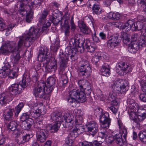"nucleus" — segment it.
Returning <instances> with one entry per match:
<instances>
[{
    "mask_svg": "<svg viewBox=\"0 0 146 146\" xmlns=\"http://www.w3.org/2000/svg\"><path fill=\"white\" fill-rule=\"evenodd\" d=\"M13 133L15 135H16L18 137L20 135L21 136V135L23 134V132L22 129L16 128V129L13 131Z\"/></svg>",
    "mask_w": 146,
    "mask_h": 146,
    "instance_id": "obj_52",
    "label": "nucleus"
},
{
    "mask_svg": "<svg viewBox=\"0 0 146 146\" xmlns=\"http://www.w3.org/2000/svg\"><path fill=\"white\" fill-rule=\"evenodd\" d=\"M6 25L2 21L0 20V31H3L6 29Z\"/></svg>",
    "mask_w": 146,
    "mask_h": 146,
    "instance_id": "obj_62",
    "label": "nucleus"
},
{
    "mask_svg": "<svg viewBox=\"0 0 146 146\" xmlns=\"http://www.w3.org/2000/svg\"><path fill=\"white\" fill-rule=\"evenodd\" d=\"M42 1L40 0H35L31 2L30 3V5H28V7L30 10L31 9H37L40 6Z\"/></svg>",
    "mask_w": 146,
    "mask_h": 146,
    "instance_id": "obj_23",
    "label": "nucleus"
},
{
    "mask_svg": "<svg viewBox=\"0 0 146 146\" xmlns=\"http://www.w3.org/2000/svg\"><path fill=\"white\" fill-rule=\"evenodd\" d=\"M86 127L88 131L93 136L98 131V125L94 121H90L86 125Z\"/></svg>",
    "mask_w": 146,
    "mask_h": 146,
    "instance_id": "obj_15",
    "label": "nucleus"
},
{
    "mask_svg": "<svg viewBox=\"0 0 146 146\" xmlns=\"http://www.w3.org/2000/svg\"><path fill=\"white\" fill-rule=\"evenodd\" d=\"M110 69L109 67L102 66L101 69V74L103 76L108 77L110 74Z\"/></svg>",
    "mask_w": 146,
    "mask_h": 146,
    "instance_id": "obj_31",
    "label": "nucleus"
},
{
    "mask_svg": "<svg viewBox=\"0 0 146 146\" xmlns=\"http://www.w3.org/2000/svg\"><path fill=\"white\" fill-rule=\"evenodd\" d=\"M9 97L6 94L3 93L0 94V103L2 106H5L10 101Z\"/></svg>",
    "mask_w": 146,
    "mask_h": 146,
    "instance_id": "obj_19",
    "label": "nucleus"
},
{
    "mask_svg": "<svg viewBox=\"0 0 146 146\" xmlns=\"http://www.w3.org/2000/svg\"><path fill=\"white\" fill-rule=\"evenodd\" d=\"M32 121L29 120L23 121L21 124V127L24 129L28 130L29 129L31 126V123Z\"/></svg>",
    "mask_w": 146,
    "mask_h": 146,
    "instance_id": "obj_32",
    "label": "nucleus"
},
{
    "mask_svg": "<svg viewBox=\"0 0 146 146\" xmlns=\"http://www.w3.org/2000/svg\"><path fill=\"white\" fill-rule=\"evenodd\" d=\"M20 119L22 121H25L26 120H29L31 121H33L32 119L29 117V115L27 113H23L20 117Z\"/></svg>",
    "mask_w": 146,
    "mask_h": 146,
    "instance_id": "obj_42",
    "label": "nucleus"
},
{
    "mask_svg": "<svg viewBox=\"0 0 146 146\" xmlns=\"http://www.w3.org/2000/svg\"><path fill=\"white\" fill-rule=\"evenodd\" d=\"M83 47V48L85 47L86 49L87 52L90 53L93 52L96 48L95 45L94 44H91L89 41H86L85 46Z\"/></svg>",
    "mask_w": 146,
    "mask_h": 146,
    "instance_id": "obj_29",
    "label": "nucleus"
},
{
    "mask_svg": "<svg viewBox=\"0 0 146 146\" xmlns=\"http://www.w3.org/2000/svg\"><path fill=\"white\" fill-rule=\"evenodd\" d=\"M40 60L44 62V63H45L46 67H48L49 69H51V71H55L57 69V62L56 61H54L51 64L50 66H48V64L49 61V59L46 57L43 58H40Z\"/></svg>",
    "mask_w": 146,
    "mask_h": 146,
    "instance_id": "obj_17",
    "label": "nucleus"
},
{
    "mask_svg": "<svg viewBox=\"0 0 146 146\" xmlns=\"http://www.w3.org/2000/svg\"><path fill=\"white\" fill-rule=\"evenodd\" d=\"M132 109H130L128 111V113L129 115L130 118L134 120V122L135 123V125H136V126L139 127H140V124L139 123V121H137V119L136 118L137 115L136 113Z\"/></svg>",
    "mask_w": 146,
    "mask_h": 146,
    "instance_id": "obj_27",
    "label": "nucleus"
},
{
    "mask_svg": "<svg viewBox=\"0 0 146 146\" xmlns=\"http://www.w3.org/2000/svg\"><path fill=\"white\" fill-rule=\"evenodd\" d=\"M9 91L10 94L13 95H15L21 92L22 90L19 85L17 84H12L9 88Z\"/></svg>",
    "mask_w": 146,
    "mask_h": 146,
    "instance_id": "obj_18",
    "label": "nucleus"
},
{
    "mask_svg": "<svg viewBox=\"0 0 146 146\" xmlns=\"http://www.w3.org/2000/svg\"><path fill=\"white\" fill-rule=\"evenodd\" d=\"M129 83L126 80H119L114 81L111 86L114 91H111L109 93V98L111 100H115L117 94L115 91L118 93H125L128 90Z\"/></svg>",
    "mask_w": 146,
    "mask_h": 146,
    "instance_id": "obj_2",
    "label": "nucleus"
},
{
    "mask_svg": "<svg viewBox=\"0 0 146 146\" xmlns=\"http://www.w3.org/2000/svg\"><path fill=\"white\" fill-rule=\"evenodd\" d=\"M115 142L116 143L120 145H122L123 143V141L122 139V135L119 136L117 135L115 137Z\"/></svg>",
    "mask_w": 146,
    "mask_h": 146,
    "instance_id": "obj_51",
    "label": "nucleus"
},
{
    "mask_svg": "<svg viewBox=\"0 0 146 146\" xmlns=\"http://www.w3.org/2000/svg\"><path fill=\"white\" fill-rule=\"evenodd\" d=\"M33 10L30 9L26 16V20L27 22L30 23L32 21L33 17Z\"/></svg>",
    "mask_w": 146,
    "mask_h": 146,
    "instance_id": "obj_41",
    "label": "nucleus"
},
{
    "mask_svg": "<svg viewBox=\"0 0 146 146\" xmlns=\"http://www.w3.org/2000/svg\"><path fill=\"white\" fill-rule=\"evenodd\" d=\"M82 146H93L92 142L84 141L81 143Z\"/></svg>",
    "mask_w": 146,
    "mask_h": 146,
    "instance_id": "obj_64",
    "label": "nucleus"
},
{
    "mask_svg": "<svg viewBox=\"0 0 146 146\" xmlns=\"http://www.w3.org/2000/svg\"><path fill=\"white\" fill-rule=\"evenodd\" d=\"M48 131L46 129H38L36 130L37 141L40 142H44L48 136Z\"/></svg>",
    "mask_w": 146,
    "mask_h": 146,
    "instance_id": "obj_13",
    "label": "nucleus"
},
{
    "mask_svg": "<svg viewBox=\"0 0 146 146\" xmlns=\"http://www.w3.org/2000/svg\"><path fill=\"white\" fill-rule=\"evenodd\" d=\"M61 26L62 28L70 27L67 19L63 18L61 19Z\"/></svg>",
    "mask_w": 146,
    "mask_h": 146,
    "instance_id": "obj_48",
    "label": "nucleus"
},
{
    "mask_svg": "<svg viewBox=\"0 0 146 146\" xmlns=\"http://www.w3.org/2000/svg\"><path fill=\"white\" fill-rule=\"evenodd\" d=\"M69 95V97L67 100L70 104L75 103L77 100L81 103H83L86 100V95L82 91L74 89L70 91Z\"/></svg>",
    "mask_w": 146,
    "mask_h": 146,
    "instance_id": "obj_5",
    "label": "nucleus"
},
{
    "mask_svg": "<svg viewBox=\"0 0 146 146\" xmlns=\"http://www.w3.org/2000/svg\"><path fill=\"white\" fill-rule=\"evenodd\" d=\"M13 110L10 108H6L4 110L3 115L6 120H9L12 119L13 116Z\"/></svg>",
    "mask_w": 146,
    "mask_h": 146,
    "instance_id": "obj_20",
    "label": "nucleus"
},
{
    "mask_svg": "<svg viewBox=\"0 0 146 146\" xmlns=\"http://www.w3.org/2000/svg\"><path fill=\"white\" fill-rule=\"evenodd\" d=\"M129 35L126 33H124L122 35L123 42L124 44L126 45H128L130 43Z\"/></svg>",
    "mask_w": 146,
    "mask_h": 146,
    "instance_id": "obj_38",
    "label": "nucleus"
},
{
    "mask_svg": "<svg viewBox=\"0 0 146 146\" xmlns=\"http://www.w3.org/2000/svg\"><path fill=\"white\" fill-rule=\"evenodd\" d=\"M74 113L76 117L78 118L80 117L82 115V112L80 110H74Z\"/></svg>",
    "mask_w": 146,
    "mask_h": 146,
    "instance_id": "obj_60",
    "label": "nucleus"
},
{
    "mask_svg": "<svg viewBox=\"0 0 146 146\" xmlns=\"http://www.w3.org/2000/svg\"><path fill=\"white\" fill-rule=\"evenodd\" d=\"M51 119L57 123H60L65 121L63 123V126L69 130L73 127L74 123V117L73 115H70L68 113H63L60 112H53L51 115Z\"/></svg>",
    "mask_w": 146,
    "mask_h": 146,
    "instance_id": "obj_1",
    "label": "nucleus"
},
{
    "mask_svg": "<svg viewBox=\"0 0 146 146\" xmlns=\"http://www.w3.org/2000/svg\"><path fill=\"white\" fill-rule=\"evenodd\" d=\"M60 125V123H56L49 127L50 131L53 133L56 132L59 129Z\"/></svg>",
    "mask_w": 146,
    "mask_h": 146,
    "instance_id": "obj_34",
    "label": "nucleus"
},
{
    "mask_svg": "<svg viewBox=\"0 0 146 146\" xmlns=\"http://www.w3.org/2000/svg\"><path fill=\"white\" fill-rule=\"evenodd\" d=\"M10 70L8 68H6L5 70L1 69L0 70V77L1 78H5L8 75V73Z\"/></svg>",
    "mask_w": 146,
    "mask_h": 146,
    "instance_id": "obj_46",
    "label": "nucleus"
},
{
    "mask_svg": "<svg viewBox=\"0 0 146 146\" xmlns=\"http://www.w3.org/2000/svg\"><path fill=\"white\" fill-rule=\"evenodd\" d=\"M22 37H21L17 42V44L15 42L7 41L5 45L2 46L1 49V52L4 54H6L9 52L11 53L20 50L22 49L23 46L22 40Z\"/></svg>",
    "mask_w": 146,
    "mask_h": 146,
    "instance_id": "obj_3",
    "label": "nucleus"
},
{
    "mask_svg": "<svg viewBox=\"0 0 146 146\" xmlns=\"http://www.w3.org/2000/svg\"><path fill=\"white\" fill-rule=\"evenodd\" d=\"M136 108L137 110V112L138 114L145 115L146 110L144 109L143 107H139L138 104H137Z\"/></svg>",
    "mask_w": 146,
    "mask_h": 146,
    "instance_id": "obj_39",
    "label": "nucleus"
},
{
    "mask_svg": "<svg viewBox=\"0 0 146 146\" xmlns=\"http://www.w3.org/2000/svg\"><path fill=\"white\" fill-rule=\"evenodd\" d=\"M78 84L79 86V89L76 90H79L81 91H82L83 93L85 94L84 93V89H85L86 90V85H88V82L84 79L80 80L78 82Z\"/></svg>",
    "mask_w": 146,
    "mask_h": 146,
    "instance_id": "obj_24",
    "label": "nucleus"
},
{
    "mask_svg": "<svg viewBox=\"0 0 146 146\" xmlns=\"http://www.w3.org/2000/svg\"><path fill=\"white\" fill-rule=\"evenodd\" d=\"M87 6L90 8L92 7V10L94 14H100L102 10L101 6L95 0H89L86 3Z\"/></svg>",
    "mask_w": 146,
    "mask_h": 146,
    "instance_id": "obj_11",
    "label": "nucleus"
},
{
    "mask_svg": "<svg viewBox=\"0 0 146 146\" xmlns=\"http://www.w3.org/2000/svg\"><path fill=\"white\" fill-rule=\"evenodd\" d=\"M94 113L96 116L100 117V121L102 127L108 128L111 122L108 113H104L102 109L98 108L96 110Z\"/></svg>",
    "mask_w": 146,
    "mask_h": 146,
    "instance_id": "obj_6",
    "label": "nucleus"
},
{
    "mask_svg": "<svg viewBox=\"0 0 146 146\" xmlns=\"http://www.w3.org/2000/svg\"><path fill=\"white\" fill-rule=\"evenodd\" d=\"M49 49L46 47L41 48L39 50L38 57V58H43L46 57Z\"/></svg>",
    "mask_w": 146,
    "mask_h": 146,
    "instance_id": "obj_25",
    "label": "nucleus"
},
{
    "mask_svg": "<svg viewBox=\"0 0 146 146\" xmlns=\"http://www.w3.org/2000/svg\"><path fill=\"white\" fill-rule=\"evenodd\" d=\"M119 127L121 129L122 135L123 136L124 139H125L127 134L126 129L125 128V127L124 126H119Z\"/></svg>",
    "mask_w": 146,
    "mask_h": 146,
    "instance_id": "obj_49",
    "label": "nucleus"
},
{
    "mask_svg": "<svg viewBox=\"0 0 146 146\" xmlns=\"http://www.w3.org/2000/svg\"><path fill=\"white\" fill-rule=\"evenodd\" d=\"M9 72L8 73V75L10 79H14L16 78L18 76V72L13 71L10 70L9 71Z\"/></svg>",
    "mask_w": 146,
    "mask_h": 146,
    "instance_id": "obj_45",
    "label": "nucleus"
},
{
    "mask_svg": "<svg viewBox=\"0 0 146 146\" xmlns=\"http://www.w3.org/2000/svg\"><path fill=\"white\" fill-rule=\"evenodd\" d=\"M138 135L140 140L142 142H146V130L140 132Z\"/></svg>",
    "mask_w": 146,
    "mask_h": 146,
    "instance_id": "obj_44",
    "label": "nucleus"
},
{
    "mask_svg": "<svg viewBox=\"0 0 146 146\" xmlns=\"http://www.w3.org/2000/svg\"><path fill=\"white\" fill-rule=\"evenodd\" d=\"M31 1V0H21L19 8V12L23 16L25 14L22 12H27L28 11L27 9L28 8V6L30 5Z\"/></svg>",
    "mask_w": 146,
    "mask_h": 146,
    "instance_id": "obj_16",
    "label": "nucleus"
},
{
    "mask_svg": "<svg viewBox=\"0 0 146 146\" xmlns=\"http://www.w3.org/2000/svg\"><path fill=\"white\" fill-rule=\"evenodd\" d=\"M111 38L108 41L107 44L108 48H113L118 46L121 42V38L119 36V35H113Z\"/></svg>",
    "mask_w": 146,
    "mask_h": 146,
    "instance_id": "obj_12",
    "label": "nucleus"
},
{
    "mask_svg": "<svg viewBox=\"0 0 146 146\" xmlns=\"http://www.w3.org/2000/svg\"><path fill=\"white\" fill-rule=\"evenodd\" d=\"M115 114H116L117 111V108L113 106H111L108 107Z\"/></svg>",
    "mask_w": 146,
    "mask_h": 146,
    "instance_id": "obj_59",
    "label": "nucleus"
},
{
    "mask_svg": "<svg viewBox=\"0 0 146 146\" xmlns=\"http://www.w3.org/2000/svg\"><path fill=\"white\" fill-rule=\"evenodd\" d=\"M66 54L64 57H61L59 62L60 69L61 71H63L67 66L68 58L70 56L72 60L76 53V49H72L70 48H67L65 50Z\"/></svg>",
    "mask_w": 146,
    "mask_h": 146,
    "instance_id": "obj_7",
    "label": "nucleus"
},
{
    "mask_svg": "<svg viewBox=\"0 0 146 146\" xmlns=\"http://www.w3.org/2000/svg\"><path fill=\"white\" fill-rule=\"evenodd\" d=\"M78 129L76 127H75L72 130L70 131L69 136L75 139V138L78 135Z\"/></svg>",
    "mask_w": 146,
    "mask_h": 146,
    "instance_id": "obj_40",
    "label": "nucleus"
},
{
    "mask_svg": "<svg viewBox=\"0 0 146 146\" xmlns=\"http://www.w3.org/2000/svg\"><path fill=\"white\" fill-rule=\"evenodd\" d=\"M45 91L47 94H48L50 93L53 89V86H49L46 84V86H45Z\"/></svg>",
    "mask_w": 146,
    "mask_h": 146,
    "instance_id": "obj_56",
    "label": "nucleus"
},
{
    "mask_svg": "<svg viewBox=\"0 0 146 146\" xmlns=\"http://www.w3.org/2000/svg\"><path fill=\"white\" fill-rule=\"evenodd\" d=\"M78 35H76L74 38L71 39L69 41V44L71 46H72L74 48L72 49H76L74 48L77 47L83 48V41L80 38H78Z\"/></svg>",
    "mask_w": 146,
    "mask_h": 146,
    "instance_id": "obj_14",
    "label": "nucleus"
},
{
    "mask_svg": "<svg viewBox=\"0 0 146 146\" xmlns=\"http://www.w3.org/2000/svg\"><path fill=\"white\" fill-rule=\"evenodd\" d=\"M141 93L139 95L140 100L142 102H146V92Z\"/></svg>",
    "mask_w": 146,
    "mask_h": 146,
    "instance_id": "obj_55",
    "label": "nucleus"
},
{
    "mask_svg": "<svg viewBox=\"0 0 146 146\" xmlns=\"http://www.w3.org/2000/svg\"><path fill=\"white\" fill-rule=\"evenodd\" d=\"M21 50L22 49L12 53L13 54L11 55V62L13 64H16L19 63L21 58L19 51Z\"/></svg>",
    "mask_w": 146,
    "mask_h": 146,
    "instance_id": "obj_21",
    "label": "nucleus"
},
{
    "mask_svg": "<svg viewBox=\"0 0 146 146\" xmlns=\"http://www.w3.org/2000/svg\"><path fill=\"white\" fill-rule=\"evenodd\" d=\"M46 86V84L44 83H40L39 84V86L36 89L34 90V92L35 94L36 93H38L42 91L45 90V86Z\"/></svg>",
    "mask_w": 146,
    "mask_h": 146,
    "instance_id": "obj_37",
    "label": "nucleus"
},
{
    "mask_svg": "<svg viewBox=\"0 0 146 146\" xmlns=\"http://www.w3.org/2000/svg\"><path fill=\"white\" fill-rule=\"evenodd\" d=\"M19 122L17 121H12L9 123L7 125V128L12 131H14L18 125Z\"/></svg>",
    "mask_w": 146,
    "mask_h": 146,
    "instance_id": "obj_30",
    "label": "nucleus"
},
{
    "mask_svg": "<svg viewBox=\"0 0 146 146\" xmlns=\"http://www.w3.org/2000/svg\"><path fill=\"white\" fill-rule=\"evenodd\" d=\"M74 140L75 139L68 135V137L66 139V143L68 145H71Z\"/></svg>",
    "mask_w": 146,
    "mask_h": 146,
    "instance_id": "obj_54",
    "label": "nucleus"
},
{
    "mask_svg": "<svg viewBox=\"0 0 146 146\" xmlns=\"http://www.w3.org/2000/svg\"><path fill=\"white\" fill-rule=\"evenodd\" d=\"M40 29L34 27H31L29 30V32L26 34L23 35L19 37V39L21 37H22V46L23 47V44H25L26 42L29 41V42H33L35 39L38 38L40 35Z\"/></svg>",
    "mask_w": 146,
    "mask_h": 146,
    "instance_id": "obj_4",
    "label": "nucleus"
},
{
    "mask_svg": "<svg viewBox=\"0 0 146 146\" xmlns=\"http://www.w3.org/2000/svg\"><path fill=\"white\" fill-rule=\"evenodd\" d=\"M30 81L29 77L28 76H24L21 81L19 82L20 87L24 89L28 85V82Z\"/></svg>",
    "mask_w": 146,
    "mask_h": 146,
    "instance_id": "obj_26",
    "label": "nucleus"
},
{
    "mask_svg": "<svg viewBox=\"0 0 146 146\" xmlns=\"http://www.w3.org/2000/svg\"><path fill=\"white\" fill-rule=\"evenodd\" d=\"M17 141L18 144H23L27 141L25 137L23 136L22 137H18L17 139Z\"/></svg>",
    "mask_w": 146,
    "mask_h": 146,
    "instance_id": "obj_53",
    "label": "nucleus"
},
{
    "mask_svg": "<svg viewBox=\"0 0 146 146\" xmlns=\"http://www.w3.org/2000/svg\"><path fill=\"white\" fill-rule=\"evenodd\" d=\"M127 104L129 110L132 109L133 111L136 110V107L137 106V104L135 103L134 100H128L127 101Z\"/></svg>",
    "mask_w": 146,
    "mask_h": 146,
    "instance_id": "obj_35",
    "label": "nucleus"
},
{
    "mask_svg": "<svg viewBox=\"0 0 146 146\" xmlns=\"http://www.w3.org/2000/svg\"><path fill=\"white\" fill-rule=\"evenodd\" d=\"M24 104L23 102L20 103L15 108L16 111L15 115L16 116H18V114L21 110V109L24 106Z\"/></svg>",
    "mask_w": 146,
    "mask_h": 146,
    "instance_id": "obj_43",
    "label": "nucleus"
},
{
    "mask_svg": "<svg viewBox=\"0 0 146 146\" xmlns=\"http://www.w3.org/2000/svg\"><path fill=\"white\" fill-rule=\"evenodd\" d=\"M80 74L83 77H88L91 74V70L90 67V65L87 61H80L79 64Z\"/></svg>",
    "mask_w": 146,
    "mask_h": 146,
    "instance_id": "obj_8",
    "label": "nucleus"
},
{
    "mask_svg": "<svg viewBox=\"0 0 146 146\" xmlns=\"http://www.w3.org/2000/svg\"><path fill=\"white\" fill-rule=\"evenodd\" d=\"M99 135L102 138L106 139L107 137L109 135L108 133L106 130L103 131H102L99 133Z\"/></svg>",
    "mask_w": 146,
    "mask_h": 146,
    "instance_id": "obj_50",
    "label": "nucleus"
},
{
    "mask_svg": "<svg viewBox=\"0 0 146 146\" xmlns=\"http://www.w3.org/2000/svg\"><path fill=\"white\" fill-rule=\"evenodd\" d=\"M116 70L117 72L119 74L123 72L127 74L132 71V68L131 66L127 63L121 62L118 64L116 67Z\"/></svg>",
    "mask_w": 146,
    "mask_h": 146,
    "instance_id": "obj_10",
    "label": "nucleus"
},
{
    "mask_svg": "<svg viewBox=\"0 0 146 146\" xmlns=\"http://www.w3.org/2000/svg\"><path fill=\"white\" fill-rule=\"evenodd\" d=\"M79 27L81 31L85 34H89L91 32V30L83 21L80 22L79 23Z\"/></svg>",
    "mask_w": 146,
    "mask_h": 146,
    "instance_id": "obj_22",
    "label": "nucleus"
},
{
    "mask_svg": "<svg viewBox=\"0 0 146 146\" xmlns=\"http://www.w3.org/2000/svg\"><path fill=\"white\" fill-rule=\"evenodd\" d=\"M138 21L141 22L142 23L144 22L146 23V17L142 15L139 16L137 17Z\"/></svg>",
    "mask_w": 146,
    "mask_h": 146,
    "instance_id": "obj_63",
    "label": "nucleus"
},
{
    "mask_svg": "<svg viewBox=\"0 0 146 146\" xmlns=\"http://www.w3.org/2000/svg\"><path fill=\"white\" fill-rule=\"evenodd\" d=\"M55 79L53 77H50L47 80V84L53 86V85L55 83Z\"/></svg>",
    "mask_w": 146,
    "mask_h": 146,
    "instance_id": "obj_47",
    "label": "nucleus"
},
{
    "mask_svg": "<svg viewBox=\"0 0 146 146\" xmlns=\"http://www.w3.org/2000/svg\"><path fill=\"white\" fill-rule=\"evenodd\" d=\"M133 24V21L131 20H128L127 22L125 23L121 27L122 30L126 32H128L131 30H132L131 26Z\"/></svg>",
    "mask_w": 146,
    "mask_h": 146,
    "instance_id": "obj_28",
    "label": "nucleus"
},
{
    "mask_svg": "<svg viewBox=\"0 0 146 146\" xmlns=\"http://www.w3.org/2000/svg\"><path fill=\"white\" fill-rule=\"evenodd\" d=\"M92 37L93 40L96 42H98L99 41V38L96 35V32L94 31V33H92Z\"/></svg>",
    "mask_w": 146,
    "mask_h": 146,
    "instance_id": "obj_61",
    "label": "nucleus"
},
{
    "mask_svg": "<svg viewBox=\"0 0 146 146\" xmlns=\"http://www.w3.org/2000/svg\"><path fill=\"white\" fill-rule=\"evenodd\" d=\"M36 96H38L40 98H42L44 99H47L49 98V94H47L45 92V90L41 91L38 93H36L35 94Z\"/></svg>",
    "mask_w": 146,
    "mask_h": 146,
    "instance_id": "obj_33",
    "label": "nucleus"
},
{
    "mask_svg": "<svg viewBox=\"0 0 146 146\" xmlns=\"http://www.w3.org/2000/svg\"><path fill=\"white\" fill-rule=\"evenodd\" d=\"M137 25V30L139 31L143 29V24L142 23L139 21H137L136 22Z\"/></svg>",
    "mask_w": 146,
    "mask_h": 146,
    "instance_id": "obj_57",
    "label": "nucleus"
},
{
    "mask_svg": "<svg viewBox=\"0 0 146 146\" xmlns=\"http://www.w3.org/2000/svg\"><path fill=\"white\" fill-rule=\"evenodd\" d=\"M30 115L33 117L37 118V117L40 116V114H43L41 111V109H38L34 111H31L30 112Z\"/></svg>",
    "mask_w": 146,
    "mask_h": 146,
    "instance_id": "obj_36",
    "label": "nucleus"
},
{
    "mask_svg": "<svg viewBox=\"0 0 146 146\" xmlns=\"http://www.w3.org/2000/svg\"><path fill=\"white\" fill-rule=\"evenodd\" d=\"M49 11V10L47 9H44L40 15L38 20L40 23L44 24L42 28L41 31L42 32L45 31L47 28L50 26L51 25L50 22L48 21L46 22L45 20L48 14Z\"/></svg>",
    "mask_w": 146,
    "mask_h": 146,
    "instance_id": "obj_9",
    "label": "nucleus"
},
{
    "mask_svg": "<svg viewBox=\"0 0 146 146\" xmlns=\"http://www.w3.org/2000/svg\"><path fill=\"white\" fill-rule=\"evenodd\" d=\"M68 81L67 76L64 74L62 76V85L64 86L68 82Z\"/></svg>",
    "mask_w": 146,
    "mask_h": 146,
    "instance_id": "obj_58",
    "label": "nucleus"
}]
</instances>
